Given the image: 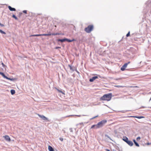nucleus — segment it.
Masks as SVG:
<instances>
[{
    "mask_svg": "<svg viewBox=\"0 0 151 151\" xmlns=\"http://www.w3.org/2000/svg\"><path fill=\"white\" fill-rule=\"evenodd\" d=\"M106 122L107 120L106 119L103 120L99 122L97 124H94L92 125L91 129H92L94 128L96 129L98 128H101L103 127Z\"/></svg>",
    "mask_w": 151,
    "mask_h": 151,
    "instance_id": "f257e3e1",
    "label": "nucleus"
},
{
    "mask_svg": "<svg viewBox=\"0 0 151 151\" xmlns=\"http://www.w3.org/2000/svg\"><path fill=\"white\" fill-rule=\"evenodd\" d=\"M112 96L111 93H109L104 94L100 98V100L107 101H109L111 99Z\"/></svg>",
    "mask_w": 151,
    "mask_h": 151,
    "instance_id": "f03ea898",
    "label": "nucleus"
},
{
    "mask_svg": "<svg viewBox=\"0 0 151 151\" xmlns=\"http://www.w3.org/2000/svg\"><path fill=\"white\" fill-rule=\"evenodd\" d=\"M93 26L92 25H89L84 29V31L87 33H90L93 30Z\"/></svg>",
    "mask_w": 151,
    "mask_h": 151,
    "instance_id": "7ed1b4c3",
    "label": "nucleus"
},
{
    "mask_svg": "<svg viewBox=\"0 0 151 151\" xmlns=\"http://www.w3.org/2000/svg\"><path fill=\"white\" fill-rule=\"evenodd\" d=\"M129 52H131L132 54H135L136 53L137 51L135 48L131 47L129 50Z\"/></svg>",
    "mask_w": 151,
    "mask_h": 151,
    "instance_id": "20e7f679",
    "label": "nucleus"
},
{
    "mask_svg": "<svg viewBox=\"0 0 151 151\" xmlns=\"http://www.w3.org/2000/svg\"><path fill=\"white\" fill-rule=\"evenodd\" d=\"M127 64H126L125 63L124 64L121 68V70L122 71L124 70L125 69V68L127 67Z\"/></svg>",
    "mask_w": 151,
    "mask_h": 151,
    "instance_id": "39448f33",
    "label": "nucleus"
},
{
    "mask_svg": "<svg viewBox=\"0 0 151 151\" xmlns=\"http://www.w3.org/2000/svg\"><path fill=\"white\" fill-rule=\"evenodd\" d=\"M98 78V77L97 76H95L91 78H90L89 79V81L90 82H92L94 80H95L97 78Z\"/></svg>",
    "mask_w": 151,
    "mask_h": 151,
    "instance_id": "423d86ee",
    "label": "nucleus"
},
{
    "mask_svg": "<svg viewBox=\"0 0 151 151\" xmlns=\"http://www.w3.org/2000/svg\"><path fill=\"white\" fill-rule=\"evenodd\" d=\"M5 139L8 142H10L11 141V139L9 136L8 135H5L4 136Z\"/></svg>",
    "mask_w": 151,
    "mask_h": 151,
    "instance_id": "0eeeda50",
    "label": "nucleus"
},
{
    "mask_svg": "<svg viewBox=\"0 0 151 151\" xmlns=\"http://www.w3.org/2000/svg\"><path fill=\"white\" fill-rule=\"evenodd\" d=\"M129 146H132L133 145V143L132 141L130 140H128L126 142Z\"/></svg>",
    "mask_w": 151,
    "mask_h": 151,
    "instance_id": "6e6552de",
    "label": "nucleus"
},
{
    "mask_svg": "<svg viewBox=\"0 0 151 151\" xmlns=\"http://www.w3.org/2000/svg\"><path fill=\"white\" fill-rule=\"evenodd\" d=\"M8 8L9 9L12 11H16V9L15 8H12L10 6H8Z\"/></svg>",
    "mask_w": 151,
    "mask_h": 151,
    "instance_id": "1a4fd4ad",
    "label": "nucleus"
},
{
    "mask_svg": "<svg viewBox=\"0 0 151 151\" xmlns=\"http://www.w3.org/2000/svg\"><path fill=\"white\" fill-rule=\"evenodd\" d=\"M58 42H63L66 41V38L63 39H58L57 40Z\"/></svg>",
    "mask_w": 151,
    "mask_h": 151,
    "instance_id": "9d476101",
    "label": "nucleus"
},
{
    "mask_svg": "<svg viewBox=\"0 0 151 151\" xmlns=\"http://www.w3.org/2000/svg\"><path fill=\"white\" fill-rule=\"evenodd\" d=\"M75 40H76L74 39H73L72 40H70V39L66 38V41H67L68 42H71Z\"/></svg>",
    "mask_w": 151,
    "mask_h": 151,
    "instance_id": "9b49d317",
    "label": "nucleus"
},
{
    "mask_svg": "<svg viewBox=\"0 0 151 151\" xmlns=\"http://www.w3.org/2000/svg\"><path fill=\"white\" fill-rule=\"evenodd\" d=\"M48 149L49 151H54L53 148L50 145L48 146Z\"/></svg>",
    "mask_w": 151,
    "mask_h": 151,
    "instance_id": "f8f14e48",
    "label": "nucleus"
},
{
    "mask_svg": "<svg viewBox=\"0 0 151 151\" xmlns=\"http://www.w3.org/2000/svg\"><path fill=\"white\" fill-rule=\"evenodd\" d=\"M123 140L126 143L128 141V140H129L128 138L126 137H124V138L123 139Z\"/></svg>",
    "mask_w": 151,
    "mask_h": 151,
    "instance_id": "ddd939ff",
    "label": "nucleus"
},
{
    "mask_svg": "<svg viewBox=\"0 0 151 151\" xmlns=\"http://www.w3.org/2000/svg\"><path fill=\"white\" fill-rule=\"evenodd\" d=\"M43 36H49L51 35V33L49 32L48 34H42Z\"/></svg>",
    "mask_w": 151,
    "mask_h": 151,
    "instance_id": "4468645a",
    "label": "nucleus"
},
{
    "mask_svg": "<svg viewBox=\"0 0 151 151\" xmlns=\"http://www.w3.org/2000/svg\"><path fill=\"white\" fill-rule=\"evenodd\" d=\"M0 74H1L4 78H6V76L3 73L0 72Z\"/></svg>",
    "mask_w": 151,
    "mask_h": 151,
    "instance_id": "2eb2a0df",
    "label": "nucleus"
},
{
    "mask_svg": "<svg viewBox=\"0 0 151 151\" xmlns=\"http://www.w3.org/2000/svg\"><path fill=\"white\" fill-rule=\"evenodd\" d=\"M10 92H11V94L12 95H14V94L15 93V90H14V89L11 90V91H10Z\"/></svg>",
    "mask_w": 151,
    "mask_h": 151,
    "instance_id": "dca6fc26",
    "label": "nucleus"
},
{
    "mask_svg": "<svg viewBox=\"0 0 151 151\" xmlns=\"http://www.w3.org/2000/svg\"><path fill=\"white\" fill-rule=\"evenodd\" d=\"M132 117H135V118H137L139 119H141V118H143L144 117L143 116H133Z\"/></svg>",
    "mask_w": 151,
    "mask_h": 151,
    "instance_id": "f3484780",
    "label": "nucleus"
},
{
    "mask_svg": "<svg viewBox=\"0 0 151 151\" xmlns=\"http://www.w3.org/2000/svg\"><path fill=\"white\" fill-rule=\"evenodd\" d=\"M51 35H60L61 34L58 33H51Z\"/></svg>",
    "mask_w": 151,
    "mask_h": 151,
    "instance_id": "a211bd4d",
    "label": "nucleus"
},
{
    "mask_svg": "<svg viewBox=\"0 0 151 151\" xmlns=\"http://www.w3.org/2000/svg\"><path fill=\"white\" fill-rule=\"evenodd\" d=\"M43 117V118L42 119H43V120L45 121H49V120H48V119L45 116Z\"/></svg>",
    "mask_w": 151,
    "mask_h": 151,
    "instance_id": "6ab92c4d",
    "label": "nucleus"
},
{
    "mask_svg": "<svg viewBox=\"0 0 151 151\" xmlns=\"http://www.w3.org/2000/svg\"><path fill=\"white\" fill-rule=\"evenodd\" d=\"M127 56L128 57V58H129V57H130L131 56H130V55L131 54V52H129V50H128L127 51Z\"/></svg>",
    "mask_w": 151,
    "mask_h": 151,
    "instance_id": "aec40b11",
    "label": "nucleus"
},
{
    "mask_svg": "<svg viewBox=\"0 0 151 151\" xmlns=\"http://www.w3.org/2000/svg\"><path fill=\"white\" fill-rule=\"evenodd\" d=\"M42 36V34H37V35H32L30 36Z\"/></svg>",
    "mask_w": 151,
    "mask_h": 151,
    "instance_id": "412c9836",
    "label": "nucleus"
},
{
    "mask_svg": "<svg viewBox=\"0 0 151 151\" xmlns=\"http://www.w3.org/2000/svg\"><path fill=\"white\" fill-rule=\"evenodd\" d=\"M12 17L14 18L16 20H17L18 19V18L14 14H13L12 16Z\"/></svg>",
    "mask_w": 151,
    "mask_h": 151,
    "instance_id": "4be33fe9",
    "label": "nucleus"
},
{
    "mask_svg": "<svg viewBox=\"0 0 151 151\" xmlns=\"http://www.w3.org/2000/svg\"><path fill=\"white\" fill-rule=\"evenodd\" d=\"M6 78L7 79H8V80H11V81H13L14 80V79L13 78H8V77H7L6 76Z\"/></svg>",
    "mask_w": 151,
    "mask_h": 151,
    "instance_id": "5701e85b",
    "label": "nucleus"
},
{
    "mask_svg": "<svg viewBox=\"0 0 151 151\" xmlns=\"http://www.w3.org/2000/svg\"><path fill=\"white\" fill-rule=\"evenodd\" d=\"M0 32L2 34H6V33L4 32L2 30L0 29Z\"/></svg>",
    "mask_w": 151,
    "mask_h": 151,
    "instance_id": "b1692460",
    "label": "nucleus"
},
{
    "mask_svg": "<svg viewBox=\"0 0 151 151\" xmlns=\"http://www.w3.org/2000/svg\"><path fill=\"white\" fill-rule=\"evenodd\" d=\"M57 90L58 91L60 92L61 93L63 94H65V93H64V92L63 91H62V90H59L58 89H57Z\"/></svg>",
    "mask_w": 151,
    "mask_h": 151,
    "instance_id": "393cba45",
    "label": "nucleus"
},
{
    "mask_svg": "<svg viewBox=\"0 0 151 151\" xmlns=\"http://www.w3.org/2000/svg\"><path fill=\"white\" fill-rule=\"evenodd\" d=\"M38 116L41 118L42 119H43V117L44 116L43 115H40L39 114H38Z\"/></svg>",
    "mask_w": 151,
    "mask_h": 151,
    "instance_id": "a878e982",
    "label": "nucleus"
},
{
    "mask_svg": "<svg viewBox=\"0 0 151 151\" xmlns=\"http://www.w3.org/2000/svg\"><path fill=\"white\" fill-rule=\"evenodd\" d=\"M134 144L135 145L137 146V147H139V144H138V143H137V142H135V143H134Z\"/></svg>",
    "mask_w": 151,
    "mask_h": 151,
    "instance_id": "bb28decb",
    "label": "nucleus"
},
{
    "mask_svg": "<svg viewBox=\"0 0 151 151\" xmlns=\"http://www.w3.org/2000/svg\"><path fill=\"white\" fill-rule=\"evenodd\" d=\"M130 36V32L129 31L126 35V37H128Z\"/></svg>",
    "mask_w": 151,
    "mask_h": 151,
    "instance_id": "cd10ccee",
    "label": "nucleus"
},
{
    "mask_svg": "<svg viewBox=\"0 0 151 151\" xmlns=\"http://www.w3.org/2000/svg\"><path fill=\"white\" fill-rule=\"evenodd\" d=\"M68 66H69V67H70V69L71 70H73V69H72V66H71V65H68Z\"/></svg>",
    "mask_w": 151,
    "mask_h": 151,
    "instance_id": "c85d7f7f",
    "label": "nucleus"
},
{
    "mask_svg": "<svg viewBox=\"0 0 151 151\" xmlns=\"http://www.w3.org/2000/svg\"><path fill=\"white\" fill-rule=\"evenodd\" d=\"M115 87H118V88L123 87V86H117V85L115 86Z\"/></svg>",
    "mask_w": 151,
    "mask_h": 151,
    "instance_id": "c756f323",
    "label": "nucleus"
},
{
    "mask_svg": "<svg viewBox=\"0 0 151 151\" xmlns=\"http://www.w3.org/2000/svg\"><path fill=\"white\" fill-rule=\"evenodd\" d=\"M27 11L26 10H23V13H25V14H27Z\"/></svg>",
    "mask_w": 151,
    "mask_h": 151,
    "instance_id": "7c9ffc66",
    "label": "nucleus"
},
{
    "mask_svg": "<svg viewBox=\"0 0 151 151\" xmlns=\"http://www.w3.org/2000/svg\"><path fill=\"white\" fill-rule=\"evenodd\" d=\"M98 115H97V116H95L93 117V118H91V119H94V118H96L97 117H98Z\"/></svg>",
    "mask_w": 151,
    "mask_h": 151,
    "instance_id": "2f4dec72",
    "label": "nucleus"
},
{
    "mask_svg": "<svg viewBox=\"0 0 151 151\" xmlns=\"http://www.w3.org/2000/svg\"><path fill=\"white\" fill-rule=\"evenodd\" d=\"M70 132H73V131L72 128H70Z\"/></svg>",
    "mask_w": 151,
    "mask_h": 151,
    "instance_id": "473e14b6",
    "label": "nucleus"
},
{
    "mask_svg": "<svg viewBox=\"0 0 151 151\" xmlns=\"http://www.w3.org/2000/svg\"><path fill=\"white\" fill-rule=\"evenodd\" d=\"M0 26H1L2 27H4V25L3 24H2L1 23L0 24Z\"/></svg>",
    "mask_w": 151,
    "mask_h": 151,
    "instance_id": "72a5a7b5",
    "label": "nucleus"
},
{
    "mask_svg": "<svg viewBox=\"0 0 151 151\" xmlns=\"http://www.w3.org/2000/svg\"><path fill=\"white\" fill-rule=\"evenodd\" d=\"M140 139V137H138L137 138V140H139Z\"/></svg>",
    "mask_w": 151,
    "mask_h": 151,
    "instance_id": "f704fd0d",
    "label": "nucleus"
},
{
    "mask_svg": "<svg viewBox=\"0 0 151 151\" xmlns=\"http://www.w3.org/2000/svg\"><path fill=\"white\" fill-rule=\"evenodd\" d=\"M1 64L3 67H4L5 66V65L3 63H2Z\"/></svg>",
    "mask_w": 151,
    "mask_h": 151,
    "instance_id": "c9c22d12",
    "label": "nucleus"
},
{
    "mask_svg": "<svg viewBox=\"0 0 151 151\" xmlns=\"http://www.w3.org/2000/svg\"><path fill=\"white\" fill-rule=\"evenodd\" d=\"M131 63V62L130 61H129V62H127V63H125L127 64V65H128L129 64V63Z\"/></svg>",
    "mask_w": 151,
    "mask_h": 151,
    "instance_id": "e433bc0d",
    "label": "nucleus"
},
{
    "mask_svg": "<svg viewBox=\"0 0 151 151\" xmlns=\"http://www.w3.org/2000/svg\"><path fill=\"white\" fill-rule=\"evenodd\" d=\"M60 139L62 141H63V139L62 138H60Z\"/></svg>",
    "mask_w": 151,
    "mask_h": 151,
    "instance_id": "4c0bfd02",
    "label": "nucleus"
},
{
    "mask_svg": "<svg viewBox=\"0 0 151 151\" xmlns=\"http://www.w3.org/2000/svg\"><path fill=\"white\" fill-rule=\"evenodd\" d=\"M121 79V78H116V79H115V80H120Z\"/></svg>",
    "mask_w": 151,
    "mask_h": 151,
    "instance_id": "58836bf2",
    "label": "nucleus"
},
{
    "mask_svg": "<svg viewBox=\"0 0 151 151\" xmlns=\"http://www.w3.org/2000/svg\"><path fill=\"white\" fill-rule=\"evenodd\" d=\"M61 48L60 47H55V49H58V48Z\"/></svg>",
    "mask_w": 151,
    "mask_h": 151,
    "instance_id": "ea45409f",
    "label": "nucleus"
},
{
    "mask_svg": "<svg viewBox=\"0 0 151 151\" xmlns=\"http://www.w3.org/2000/svg\"><path fill=\"white\" fill-rule=\"evenodd\" d=\"M146 144L147 145H150L151 144V143H149V142H148Z\"/></svg>",
    "mask_w": 151,
    "mask_h": 151,
    "instance_id": "a19ab883",
    "label": "nucleus"
},
{
    "mask_svg": "<svg viewBox=\"0 0 151 151\" xmlns=\"http://www.w3.org/2000/svg\"><path fill=\"white\" fill-rule=\"evenodd\" d=\"M105 136L106 137H108H108H109V136L108 135H107V134H105Z\"/></svg>",
    "mask_w": 151,
    "mask_h": 151,
    "instance_id": "79ce46f5",
    "label": "nucleus"
},
{
    "mask_svg": "<svg viewBox=\"0 0 151 151\" xmlns=\"http://www.w3.org/2000/svg\"><path fill=\"white\" fill-rule=\"evenodd\" d=\"M74 115H69V116H65V117H69V116H73Z\"/></svg>",
    "mask_w": 151,
    "mask_h": 151,
    "instance_id": "37998d69",
    "label": "nucleus"
},
{
    "mask_svg": "<svg viewBox=\"0 0 151 151\" xmlns=\"http://www.w3.org/2000/svg\"><path fill=\"white\" fill-rule=\"evenodd\" d=\"M133 141L134 142V143H135V142H136V140H135L134 139L133 140Z\"/></svg>",
    "mask_w": 151,
    "mask_h": 151,
    "instance_id": "c03bdc74",
    "label": "nucleus"
},
{
    "mask_svg": "<svg viewBox=\"0 0 151 151\" xmlns=\"http://www.w3.org/2000/svg\"><path fill=\"white\" fill-rule=\"evenodd\" d=\"M22 14V13H19V16H21Z\"/></svg>",
    "mask_w": 151,
    "mask_h": 151,
    "instance_id": "a18cd8bd",
    "label": "nucleus"
},
{
    "mask_svg": "<svg viewBox=\"0 0 151 151\" xmlns=\"http://www.w3.org/2000/svg\"><path fill=\"white\" fill-rule=\"evenodd\" d=\"M76 116H78V117L81 116V115H76Z\"/></svg>",
    "mask_w": 151,
    "mask_h": 151,
    "instance_id": "49530a36",
    "label": "nucleus"
},
{
    "mask_svg": "<svg viewBox=\"0 0 151 151\" xmlns=\"http://www.w3.org/2000/svg\"><path fill=\"white\" fill-rule=\"evenodd\" d=\"M108 138L111 140H112L110 138V137H108Z\"/></svg>",
    "mask_w": 151,
    "mask_h": 151,
    "instance_id": "de8ad7c7",
    "label": "nucleus"
},
{
    "mask_svg": "<svg viewBox=\"0 0 151 151\" xmlns=\"http://www.w3.org/2000/svg\"><path fill=\"white\" fill-rule=\"evenodd\" d=\"M106 150L107 151H110V150H109L107 149H106Z\"/></svg>",
    "mask_w": 151,
    "mask_h": 151,
    "instance_id": "09e8293b",
    "label": "nucleus"
},
{
    "mask_svg": "<svg viewBox=\"0 0 151 151\" xmlns=\"http://www.w3.org/2000/svg\"><path fill=\"white\" fill-rule=\"evenodd\" d=\"M148 108H151V107H148Z\"/></svg>",
    "mask_w": 151,
    "mask_h": 151,
    "instance_id": "8fccbe9b",
    "label": "nucleus"
},
{
    "mask_svg": "<svg viewBox=\"0 0 151 151\" xmlns=\"http://www.w3.org/2000/svg\"><path fill=\"white\" fill-rule=\"evenodd\" d=\"M143 107V108H147V107Z\"/></svg>",
    "mask_w": 151,
    "mask_h": 151,
    "instance_id": "3c124183",
    "label": "nucleus"
},
{
    "mask_svg": "<svg viewBox=\"0 0 151 151\" xmlns=\"http://www.w3.org/2000/svg\"><path fill=\"white\" fill-rule=\"evenodd\" d=\"M73 151H74L73 150Z\"/></svg>",
    "mask_w": 151,
    "mask_h": 151,
    "instance_id": "603ef678",
    "label": "nucleus"
}]
</instances>
